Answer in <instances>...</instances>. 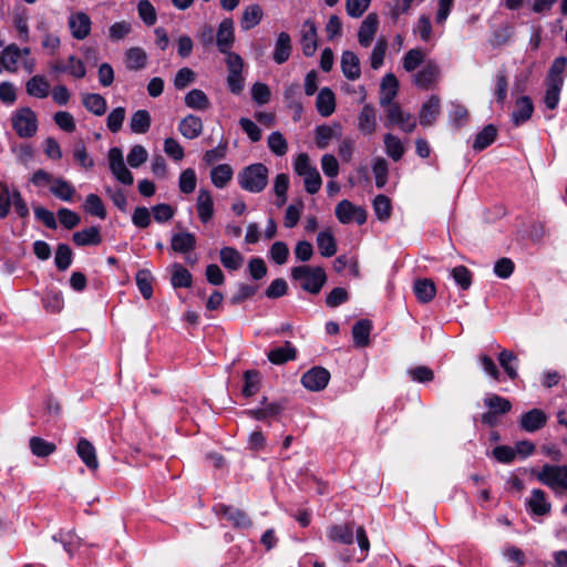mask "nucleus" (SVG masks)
Instances as JSON below:
<instances>
[{
  "mask_svg": "<svg viewBox=\"0 0 567 567\" xmlns=\"http://www.w3.org/2000/svg\"><path fill=\"white\" fill-rule=\"evenodd\" d=\"M292 50L291 38L287 32H280L277 37L275 50H274V61L278 64H282L290 58Z\"/></svg>",
  "mask_w": 567,
  "mask_h": 567,
  "instance_id": "24",
  "label": "nucleus"
},
{
  "mask_svg": "<svg viewBox=\"0 0 567 567\" xmlns=\"http://www.w3.org/2000/svg\"><path fill=\"white\" fill-rule=\"evenodd\" d=\"M68 24L72 37L76 40H83L90 34L92 22L86 13L74 12L70 14Z\"/></svg>",
  "mask_w": 567,
  "mask_h": 567,
  "instance_id": "13",
  "label": "nucleus"
},
{
  "mask_svg": "<svg viewBox=\"0 0 567 567\" xmlns=\"http://www.w3.org/2000/svg\"><path fill=\"white\" fill-rule=\"evenodd\" d=\"M563 85L564 84H559V81L557 82L555 80L553 83L546 82V94L544 102L548 109L554 110L557 107Z\"/></svg>",
  "mask_w": 567,
  "mask_h": 567,
  "instance_id": "59",
  "label": "nucleus"
},
{
  "mask_svg": "<svg viewBox=\"0 0 567 567\" xmlns=\"http://www.w3.org/2000/svg\"><path fill=\"white\" fill-rule=\"evenodd\" d=\"M291 278L298 281L305 291L312 295L319 293L327 281V275L322 267H293L291 268Z\"/></svg>",
  "mask_w": 567,
  "mask_h": 567,
  "instance_id": "1",
  "label": "nucleus"
},
{
  "mask_svg": "<svg viewBox=\"0 0 567 567\" xmlns=\"http://www.w3.org/2000/svg\"><path fill=\"white\" fill-rule=\"evenodd\" d=\"M151 114L146 110H138L131 116L130 127L135 134H144L151 127Z\"/></svg>",
  "mask_w": 567,
  "mask_h": 567,
  "instance_id": "46",
  "label": "nucleus"
},
{
  "mask_svg": "<svg viewBox=\"0 0 567 567\" xmlns=\"http://www.w3.org/2000/svg\"><path fill=\"white\" fill-rule=\"evenodd\" d=\"M440 78L441 69L439 64L433 60H429L423 68L414 74L413 82L417 87L427 90L434 85Z\"/></svg>",
  "mask_w": 567,
  "mask_h": 567,
  "instance_id": "9",
  "label": "nucleus"
},
{
  "mask_svg": "<svg viewBox=\"0 0 567 567\" xmlns=\"http://www.w3.org/2000/svg\"><path fill=\"white\" fill-rule=\"evenodd\" d=\"M441 102L439 96L432 95L421 107L419 118L422 126H430L440 114Z\"/></svg>",
  "mask_w": 567,
  "mask_h": 567,
  "instance_id": "19",
  "label": "nucleus"
},
{
  "mask_svg": "<svg viewBox=\"0 0 567 567\" xmlns=\"http://www.w3.org/2000/svg\"><path fill=\"white\" fill-rule=\"evenodd\" d=\"M358 128L364 135H371L377 128V118L374 109L367 104L362 107L358 117Z\"/></svg>",
  "mask_w": 567,
  "mask_h": 567,
  "instance_id": "29",
  "label": "nucleus"
},
{
  "mask_svg": "<svg viewBox=\"0 0 567 567\" xmlns=\"http://www.w3.org/2000/svg\"><path fill=\"white\" fill-rule=\"evenodd\" d=\"M342 136L341 125L334 123L332 125H320L315 130L316 145L320 150L328 147L332 140H340Z\"/></svg>",
  "mask_w": 567,
  "mask_h": 567,
  "instance_id": "15",
  "label": "nucleus"
},
{
  "mask_svg": "<svg viewBox=\"0 0 567 567\" xmlns=\"http://www.w3.org/2000/svg\"><path fill=\"white\" fill-rule=\"evenodd\" d=\"M171 245L174 251L185 254L195 248L196 237L188 231L177 233L173 235Z\"/></svg>",
  "mask_w": 567,
  "mask_h": 567,
  "instance_id": "35",
  "label": "nucleus"
},
{
  "mask_svg": "<svg viewBox=\"0 0 567 567\" xmlns=\"http://www.w3.org/2000/svg\"><path fill=\"white\" fill-rule=\"evenodd\" d=\"M185 104L193 110L206 111L209 106V100L204 91L193 89L185 95Z\"/></svg>",
  "mask_w": 567,
  "mask_h": 567,
  "instance_id": "47",
  "label": "nucleus"
},
{
  "mask_svg": "<svg viewBox=\"0 0 567 567\" xmlns=\"http://www.w3.org/2000/svg\"><path fill=\"white\" fill-rule=\"evenodd\" d=\"M21 59V50L16 44L6 47L0 55L1 65L9 72H16Z\"/></svg>",
  "mask_w": 567,
  "mask_h": 567,
  "instance_id": "40",
  "label": "nucleus"
},
{
  "mask_svg": "<svg viewBox=\"0 0 567 567\" xmlns=\"http://www.w3.org/2000/svg\"><path fill=\"white\" fill-rule=\"evenodd\" d=\"M147 62V54L142 48H131L125 53V65L128 70L144 69Z\"/></svg>",
  "mask_w": 567,
  "mask_h": 567,
  "instance_id": "45",
  "label": "nucleus"
},
{
  "mask_svg": "<svg viewBox=\"0 0 567 567\" xmlns=\"http://www.w3.org/2000/svg\"><path fill=\"white\" fill-rule=\"evenodd\" d=\"M379 28V19L375 13H369L362 21L358 31V41L361 47L368 48L371 45L374 35Z\"/></svg>",
  "mask_w": 567,
  "mask_h": 567,
  "instance_id": "16",
  "label": "nucleus"
},
{
  "mask_svg": "<svg viewBox=\"0 0 567 567\" xmlns=\"http://www.w3.org/2000/svg\"><path fill=\"white\" fill-rule=\"evenodd\" d=\"M30 450L38 457H45L52 454L56 446L52 442H48L41 437L33 436L30 439Z\"/></svg>",
  "mask_w": 567,
  "mask_h": 567,
  "instance_id": "54",
  "label": "nucleus"
},
{
  "mask_svg": "<svg viewBox=\"0 0 567 567\" xmlns=\"http://www.w3.org/2000/svg\"><path fill=\"white\" fill-rule=\"evenodd\" d=\"M336 216L341 224L352 221L362 225L367 220V213L361 206H355L351 202L343 199L336 207Z\"/></svg>",
  "mask_w": 567,
  "mask_h": 567,
  "instance_id": "8",
  "label": "nucleus"
},
{
  "mask_svg": "<svg viewBox=\"0 0 567 567\" xmlns=\"http://www.w3.org/2000/svg\"><path fill=\"white\" fill-rule=\"evenodd\" d=\"M399 81L394 74L388 73L384 75L380 86V104L385 109L393 105V100L398 94Z\"/></svg>",
  "mask_w": 567,
  "mask_h": 567,
  "instance_id": "17",
  "label": "nucleus"
},
{
  "mask_svg": "<svg viewBox=\"0 0 567 567\" xmlns=\"http://www.w3.org/2000/svg\"><path fill=\"white\" fill-rule=\"evenodd\" d=\"M47 311L58 313L64 306L63 296L60 291H48L42 300Z\"/></svg>",
  "mask_w": 567,
  "mask_h": 567,
  "instance_id": "58",
  "label": "nucleus"
},
{
  "mask_svg": "<svg viewBox=\"0 0 567 567\" xmlns=\"http://www.w3.org/2000/svg\"><path fill=\"white\" fill-rule=\"evenodd\" d=\"M498 362L511 380H515L518 377V358L514 352L505 349L502 350L498 355Z\"/></svg>",
  "mask_w": 567,
  "mask_h": 567,
  "instance_id": "43",
  "label": "nucleus"
},
{
  "mask_svg": "<svg viewBox=\"0 0 567 567\" xmlns=\"http://www.w3.org/2000/svg\"><path fill=\"white\" fill-rule=\"evenodd\" d=\"M73 241L78 246L99 245L102 237L97 227H89L73 234Z\"/></svg>",
  "mask_w": 567,
  "mask_h": 567,
  "instance_id": "44",
  "label": "nucleus"
},
{
  "mask_svg": "<svg viewBox=\"0 0 567 567\" xmlns=\"http://www.w3.org/2000/svg\"><path fill=\"white\" fill-rule=\"evenodd\" d=\"M414 34L424 42H430L433 39V30L431 20L427 16L421 14L413 29Z\"/></svg>",
  "mask_w": 567,
  "mask_h": 567,
  "instance_id": "57",
  "label": "nucleus"
},
{
  "mask_svg": "<svg viewBox=\"0 0 567 567\" xmlns=\"http://www.w3.org/2000/svg\"><path fill=\"white\" fill-rule=\"evenodd\" d=\"M268 147L275 155L284 156L288 151V143L280 132H272L268 136Z\"/></svg>",
  "mask_w": 567,
  "mask_h": 567,
  "instance_id": "62",
  "label": "nucleus"
},
{
  "mask_svg": "<svg viewBox=\"0 0 567 567\" xmlns=\"http://www.w3.org/2000/svg\"><path fill=\"white\" fill-rule=\"evenodd\" d=\"M84 107L96 116H102L107 109L106 100L97 93L82 94Z\"/></svg>",
  "mask_w": 567,
  "mask_h": 567,
  "instance_id": "33",
  "label": "nucleus"
},
{
  "mask_svg": "<svg viewBox=\"0 0 567 567\" xmlns=\"http://www.w3.org/2000/svg\"><path fill=\"white\" fill-rule=\"evenodd\" d=\"M54 262L56 268L61 271H64L70 267L72 262V250L68 245L60 244L58 246Z\"/></svg>",
  "mask_w": 567,
  "mask_h": 567,
  "instance_id": "61",
  "label": "nucleus"
},
{
  "mask_svg": "<svg viewBox=\"0 0 567 567\" xmlns=\"http://www.w3.org/2000/svg\"><path fill=\"white\" fill-rule=\"evenodd\" d=\"M197 213L202 223L206 224L214 214V202L212 194L207 189H199L197 196Z\"/></svg>",
  "mask_w": 567,
  "mask_h": 567,
  "instance_id": "25",
  "label": "nucleus"
},
{
  "mask_svg": "<svg viewBox=\"0 0 567 567\" xmlns=\"http://www.w3.org/2000/svg\"><path fill=\"white\" fill-rule=\"evenodd\" d=\"M425 58V53L421 49H411L403 56V68L408 72L414 71L420 66Z\"/></svg>",
  "mask_w": 567,
  "mask_h": 567,
  "instance_id": "60",
  "label": "nucleus"
},
{
  "mask_svg": "<svg viewBox=\"0 0 567 567\" xmlns=\"http://www.w3.org/2000/svg\"><path fill=\"white\" fill-rule=\"evenodd\" d=\"M84 210L97 218H106V209L102 199L96 194H89L83 205Z\"/></svg>",
  "mask_w": 567,
  "mask_h": 567,
  "instance_id": "50",
  "label": "nucleus"
},
{
  "mask_svg": "<svg viewBox=\"0 0 567 567\" xmlns=\"http://www.w3.org/2000/svg\"><path fill=\"white\" fill-rule=\"evenodd\" d=\"M300 43L302 53L312 56L318 48V32L313 20L307 19L300 29Z\"/></svg>",
  "mask_w": 567,
  "mask_h": 567,
  "instance_id": "10",
  "label": "nucleus"
},
{
  "mask_svg": "<svg viewBox=\"0 0 567 567\" xmlns=\"http://www.w3.org/2000/svg\"><path fill=\"white\" fill-rule=\"evenodd\" d=\"M203 127L202 120L196 115L189 114L182 118L178 131L185 138L194 140L202 134Z\"/></svg>",
  "mask_w": 567,
  "mask_h": 567,
  "instance_id": "22",
  "label": "nucleus"
},
{
  "mask_svg": "<svg viewBox=\"0 0 567 567\" xmlns=\"http://www.w3.org/2000/svg\"><path fill=\"white\" fill-rule=\"evenodd\" d=\"M107 161L111 173L120 183L127 186L133 184V175L126 167L123 153L118 147H112L109 150Z\"/></svg>",
  "mask_w": 567,
  "mask_h": 567,
  "instance_id": "7",
  "label": "nucleus"
},
{
  "mask_svg": "<svg viewBox=\"0 0 567 567\" xmlns=\"http://www.w3.org/2000/svg\"><path fill=\"white\" fill-rule=\"evenodd\" d=\"M373 209L380 221L388 220L392 212L390 198L382 194L378 195L373 200Z\"/></svg>",
  "mask_w": 567,
  "mask_h": 567,
  "instance_id": "55",
  "label": "nucleus"
},
{
  "mask_svg": "<svg viewBox=\"0 0 567 567\" xmlns=\"http://www.w3.org/2000/svg\"><path fill=\"white\" fill-rule=\"evenodd\" d=\"M296 357L297 350L289 341H286L281 347L270 350L268 353V359L274 364H284L295 360Z\"/></svg>",
  "mask_w": 567,
  "mask_h": 567,
  "instance_id": "30",
  "label": "nucleus"
},
{
  "mask_svg": "<svg viewBox=\"0 0 567 567\" xmlns=\"http://www.w3.org/2000/svg\"><path fill=\"white\" fill-rule=\"evenodd\" d=\"M11 122L12 127L19 137H32L38 131V118L30 107H21L17 110L12 114Z\"/></svg>",
  "mask_w": 567,
  "mask_h": 567,
  "instance_id": "5",
  "label": "nucleus"
},
{
  "mask_svg": "<svg viewBox=\"0 0 567 567\" xmlns=\"http://www.w3.org/2000/svg\"><path fill=\"white\" fill-rule=\"evenodd\" d=\"M25 91L30 96L44 99L50 93V84L43 75H34L27 82Z\"/></svg>",
  "mask_w": 567,
  "mask_h": 567,
  "instance_id": "32",
  "label": "nucleus"
},
{
  "mask_svg": "<svg viewBox=\"0 0 567 567\" xmlns=\"http://www.w3.org/2000/svg\"><path fill=\"white\" fill-rule=\"evenodd\" d=\"M137 12L140 18L146 25L155 24L157 14L154 6L148 0H141L137 4Z\"/></svg>",
  "mask_w": 567,
  "mask_h": 567,
  "instance_id": "64",
  "label": "nucleus"
},
{
  "mask_svg": "<svg viewBox=\"0 0 567 567\" xmlns=\"http://www.w3.org/2000/svg\"><path fill=\"white\" fill-rule=\"evenodd\" d=\"M197 184L196 173L193 168H186L179 175L178 186L182 193L190 194L195 190Z\"/></svg>",
  "mask_w": 567,
  "mask_h": 567,
  "instance_id": "63",
  "label": "nucleus"
},
{
  "mask_svg": "<svg viewBox=\"0 0 567 567\" xmlns=\"http://www.w3.org/2000/svg\"><path fill=\"white\" fill-rule=\"evenodd\" d=\"M497 130L494 125H486L475 137L473 148L483 151L488 147L496 138Z\"/></svg>",
  "mask_w": 567,
  "mask_h": 567,
  "instance_id": "49",
  "label": "nucleus"
},
{
  "mask_svg": "<svg viewBox=\"0 0 567 567\" xmlns=\"http://www.w3.org/2000/svg\"><path fill=\"white\" fill-rule=\"evenodd\" d=\"M50 193L60 200L72 202L76 189L69 181L62 177H55L50 187Z\"/></svg>",
  "mask_w": 567,
  "mask_h": 567,
  "instance_id": "28",
  "label": "nucleus"
},
{
  "mask_svg": "<svg viewBox=\"0 0 567 567\" xmlns=\"http://www.w3.org/2000/svg\"><path fill=\"white\" fill-rule=\"evenodd\" d=\"M76 453L89 470H97L99 461L96 457V451L90 441L84 437L80 439L76 445Z\"/></svg>",
  "mask_w": 567,
  "mask_h": 567,
  "instance_id": "20",
  "label": "nucleus"
},
{
  "mask_svg": "<svg viewBox=\"0 0 567 567\" xmlns=\"http://www.w3.org/2000/svg\"><path fill=\"white\" fill-rule=\"evenodd\" d=\"M537 480L555 493L567 492V465L545 464L537 474Z\"/></svg>",
  "mask_w": 567,
  "mask_h": 567,
  "instance_id": "4",
  "label": "nucleus"
},
{
  "mask_svg": "<svg viewBox=\"0 0 567 567\" xmlns=\"http://www.w3.org/2000/svg\"><path fill=\"white\" fill-rule=\"evenodd\" d=\"M268 173L269 171L264 164H252L239 173L238 183L247 192L260 193L268 184Z\"/></svg>",
  "mask_w": 567,
  "mask_h": 567,
  "instance_id": "2",
  "label": "nucleus"
},
{
  "mask_svg": "<svg viewBox=\"0 0 567 567\" xmlns=\"http://www.w3.org/2000/svg\"><path fill=\"white\" fill-rule=\"evenodd\" d=\"M220 262L231 271L238 270L244 264L243 255L233 247H224L220 249Z\"/></svg>",
  "mask_w": 567,
  "mask_h": 567,
  "instance_id": "38",
  "label": "nucleus"
},
{
  "mask_svg": "<svg viewBox=\"0 0 567 567\" xmlns=\"http://www.w3.org/2000/svg\"><path fill=\"white\" fill-rule=\"evenodd\" d=\"M372 172L375 178V186L383 188L388 183L389 164L383 157H377L372 164Z\"/></svg>",
  "mask_w": 567,
  "mask_h": 567,
  "instance_id": "53",
  "label": "nucleus"
},
{
  "mask_svg": "<svg viewBox=\"0 0 567 567\" xmlns=\"http://www.w3.org/2000/svg\"><path fill=\"white\" fill-rule=\"evenodd\" d=\"M484 404L488 410L494 411L498 415L505 414L512 409V403L497 394H487L484 398Z\"/></svg>",
  "mask_w": 567,
  "mask_h": 567,
  "instance_id": "51",
  "label": "nucleus"
},
{
  "mask_svg": "<svg viewBox=\"0 0 567 567\" xmlns=\"http://www.w3.org/2000/svg\"><path fill=\"white\" fill-rule=\"evenodd\" d=\"M233 168L228 164L217 165L210 172L212 183L217 188H224L233 178Z\"/></svg>",
  "mask_w": 567,
  "mask_h": 567,
  "instance_id": "48",
  "label": "nucleus"
},
{
  "mask_svg": "<svg viewBox=\"0 0 567 567\" xmlns=\"http://www.w3.org/2000/svg\"><path fill=\"white\" fill-rule=\"evenodd\" d=\"M383 142L386 155L394 162H398L403 157L405 147L398 136L386 133L383 137Z\"/></svg>",
  "mask_w": 567,
  "mask_h": 567,
  "instance_id": "42",
  "label": "nucleus"
},
{
  "mask_svg": "<svg viewBox=\"0 0 567 567\" xmlns=\"http://www.w3.org/2000/svg\"><path fill=\"white\" fill-rule=\"evenodd\" d=\"M262 9L259 4L247 6L241 16V28L243 30H250L258 25L262 19Z\"/></svg>",
  "mask_w": 567,
  "mask_h": 567,
  "instance_id": "41",
  "label": "nucleus"
},
{
  "mask_svg": "<svg viewBox=\"0 0 567 567\" xmlns=\"http://www.w3.org/2000/svg\"><path fill=\"white\" fill-rule=\"evenodd\" d=\"M547 421L546 414L539 409H533L522 415L520 425L527 432L542 429Z\"/></svg>",
  "mask_w": 567,
  "mask_h": 567,
  "instance_id": "26",
  "label": "nucleus"
},
{
  "mask_svg": "<svg viewBox=\"0 0 567 567\" xmlns=\"http://www.w3.org/2000/svg\"><path fill=\"white\" fill-rule=\"evenodd\" d=\"M534 105L528 96H522L516 101L515 110L512 114L513 121L519 125L530 118Z\"/></svg>",
  "mask_w": 567,
  "mask_h": 567,
  "instance_id": "34",
  "label": "nucleus"
},
{
  "mask_svg": "<svg viewBox=\"0 0 567 567\" xmlns=\"http://www.w3.org/2000/svg\"><path fill=\"white\" fill-rule=\"evenodd\" d=\"M284 408V404L280 402H270L265 406L247 410L245 413L251 419L264 421L276 417L281 413Z\"/></svg>",
  "mask_w": 567,
  "mask_h": 567,
  "instance_id": "31",
  "label": "nucleus"
},
{
  "mask_svg": "<svg viewBox=\"0 0 567 567\" xmlns=\"http://www.w3.org/2000/svg\"><path fill=\"white\" fill-rule=\"evenodd\" d=\"M372 330V322L368 319L357 321L352 328V338L354 346L364 348L370 343V333Z\"/></svg>",
  "mask_w": 567,
  "mask_h": 567,
  "instance_id": "27",
  "label": "nucleus"
},
{
  "mask_svg": "<svg viewBox=\"0 0 567 567\" xmlns=\"http://www.w3.org/2000/svg\"><path fill=\"white\" fill-rule=\"evenodd\" d=\"M341 70L343 75L351 81H354L360 78V61L354 52L347 50L342 53Z\"/></svg>",
  "mask_w": 567,
  "mask_h": 567,
  "instance_id": "21",
  "label": "nucleus"
},
{
  "mask_svg": "<svg viewBox=\"0 0 567 567\" xmlns=\"http://www.w3.org/2000/svg\"><path fill=\"white\" fill-rule=\"evenodd\" d=\"M526 505L528 511L533 515L537 516L547 515L551 509V505L548 502L545 492L539 488L532 491L530 497L526 501Z\"/></svg>",
  "mask_w": 567,
  "mask_h": 567,
  "instance_id": "18",
  "label": "nucleus"
},
{
  "mask_svg": "<svg viewBox=\"0 0 567 567\" xmlns=\"http://www.w3.org/2000/svg\"><path fill=\"white\" fill-rule=\"evenodd\" d=\"M316 107L323 117L330 116L336 110V96L329 87H322L317 96Z\"/></svg>",
  "mask_w": 567,
  "mask_h": 567,
  "instance_id": "23",
  "label": "nucleus"
},
{
  "mask_svg": "<svg viewBox=\"0 0 567 567\" xmlns=\"http://www.w3.org/2000/svg\"><path fill=\"white\" fill-rule=\"evenodd\" d=\"M330 373L321 367H316L307 371L302 378V385L310 391H320L324 389L329 382Z\"/></svg>",
  "mask_w": 567,
  "mask_h": 567,
  "instance_id": "12",
  "label": "nucleus"
},
{
  "mask_svg": "<svg viewBox=\"0 0 567 567\" xmlns=\"http://www.w3.org/2000/svg\"><path fill=\"white\" fill-rule=\"evenodd\" d=\"M328 538L346 545L352 544L354 539L353 528L348 524L333 525L328 529Z\"/></svg>",
  "mask_w": 567,
  "mask_h": 567,
  "instance_id": "39",
  "label": "nucleus"
},
{
  "mask_svg": "<svg viewBox=\"0 0 567 567\" xmlns=\"http://www.w3.org/2000/svg\"><path fill=\"white\" fill-rule=\"evenodd\" d=\"M386 49V39L379 38L370 55V64L373 70H378L382 66Z\"/></svg>",
  "mask_w": 567,
  "mask_h": 567,
  "instance_id": "56",
  "label": "nucleus"
},
{
  "mask_svg": "<svg viewBox=\"0 0 567 567\" xmlns=\"http://www.w3.org/2000/svg\"><path fill=\"white\" fill-rule=\"evenodd\" d=\"M317 246L323 257H332L337 252V241L330 229L320 231L317 236Z\"/></svg>",
  "mask_w": 567,
  "mask_h": 567,
  "instance_id": "37",
  "label": "nucleus"
},
{
  "mask_svg": "<svg viewBox=\"0 0 567 567\" xmlns=\"http://www.w3.org/2000/svg\"><path fill=\"white\" fill-rule=\"evenodd\" d=\"M235 42V25L230 18L224 19L217 30L216 45L221 53H228Z\"/></svg>",
  "mask_w": 567,
  "mask_h": 567,
  "instance_id": "11",
  "label": "nucleus"
},
{
  "mask_svg": "<svg viewBox=\"0 0 567 567\" xmlns=\"http://www.w3.org/2000/svg\"><path fill=\"white\" fill-rule=\"evenodd\" d=\"M295 172L303 178L306 192L313 195L322 185L321 176L316 166L310 163L308 154H299L293 163Z\"/></svg>",
  "mask_w": 567,
  "mask_h": 567,
  "instance_id": "3",
  "label": "nucleus"
},
{
  "mask_svg": "<svg viewBox=\"0 0 567 567\" xmlns=\"http://www.w3.org/2000/svg\"><path fill=\"white\" fill-rule=\"evenodd\" d=\"M386 122L385 126H399L403 132L411 133L416 127V121L411 113L404 112L396 103L385 107Z\"/></svg>",
  "mask_w": 567,
  "mask_h": 567,
  "instance_id": "6",
  "label": "nucleus"
},
{
  "mask_svg": "<svg viewBox=\"0 0 567 567\" xmlns=\"http://www.w3.org/2000/svg\"><path fill=\"white\" fill-rule=\"evenodd\" d=\"M192 274L181 264L173 265L172 285L174 288H188L192 286Z\"/></svg>",
  "mask_w": 567,
  "mask_h": 567,
  "instance_id": "52",
  "label": "nucleus"
},
{
  "mask_svg": "<svg viewBox=\"0 0 567 567\" xmlns=\"http://www.w3.org/2000/svg\"><path fill=\"white\" fill-rule=\"evenodd\" d=\"M216 513L230 522L236 528H249L251 526L248 515L238 508L220 504L216 506Z\"/></svg>",
  "mask_w": 567,
  "mask_h": 567,
  "instance_id": "14",
  "label": "nucleus"
},
{
  "mask_svg": "<svg viewBox=\"0 0 567 567\" xmlns=\"http://www.w3.org/2000/svg\"><path fill=\"white\" fill-rule=\"evenodd\" d=\"M414 293L420 302H430L436 295V288L431 279H417L413 286Z\"/></svg>",
  "mask_w": 567,
  "mask_h": 567,
  "instance_id": "36",
  "label": "nucleus"
}]
</instances>
